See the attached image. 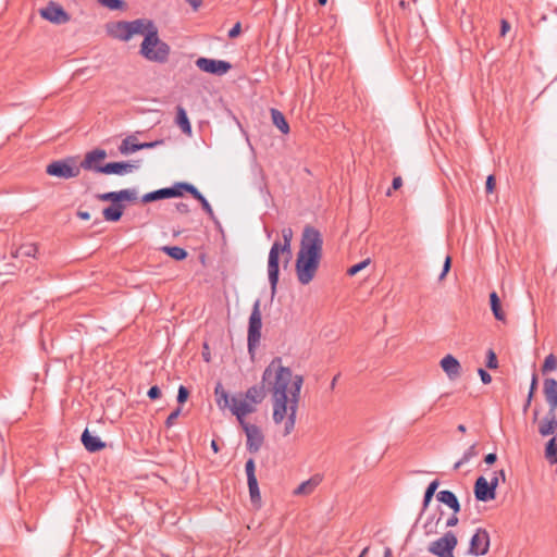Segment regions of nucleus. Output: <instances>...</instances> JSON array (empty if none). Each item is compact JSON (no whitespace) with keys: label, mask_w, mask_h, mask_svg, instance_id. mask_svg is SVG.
<instances>
[{"label":"nucleus","mask_w":557,"mask_h":557,"mask_svg":"<svg viewBox=\"0 0 557 557\" xmlns=\"http://www.w3.org/2000/svg\"><path fill=\"white\" fill-rule=\"evenodd\" d=\"M263 383L269 384L272 394L273 421L280 424L286 418L284 436H287L295 428L304 379L299 374L293 375L292 370L282 364V358L275 357L263 371Z\"/></svg>","instance_id":"1"},{"label":"nucleus","mask_w":557,"mask_h":557,"mask_svg":"<svg viewBox=\"0 0 557 557\" xmlns=\"http://www.w3.org/2000/svg\"><path fill=\"white\" fill-rule=\"evenodd\" d=\"M129 38L134 35H143L140 54L148 61L164 63L170 55V46L162 41L158 35V28L151 20L137 18L128 21Z\"/></svg>","instance_id":"2"},{"label":"nucleus","mask_w":557,"mask_h":557,"mask_svg":"<svg viewBox=\"0 0 557 557\" xmlns=\"http://www.w3.org/2000/svg\"><path fill=\"white\" fill-rule=\"evenodd\" d=\"M282 237L283 243H281L280 240H275L272 244L268 258V276L272 297L276 294V288L280 278V256L282 255L284 259V267H287L293 257V230L290 227L283 228Z\"/></svg>","instance_id":"3"},{"label":"nucleus","mask_w":557,"mask_h":557,"mask_svg":"<svg viewBox=\"0 0 557 557\" xmlns=\"http://www.w3.org/2000/svg\"><path fill=\"white\" fill-rule=\"evenodd\" d=\"M323 238L319 230L306 225L302 231L300 247L297 253L322 258Z\"/></svg>","instance_id":"4"},{"label":"nucleus","mask_w":557,"mask_h":557,"mask_svg":"<svg viewBox=\"0 0 557 557\" xmlns=\"http://www.w3.org/2000/svg\"><path fill=\"white\" fill-rule=\"evenodd\" d=\"M260 305V299H256L248 321L247 347L251 358L255 357L261 339L262 315Z\"/></svg>","instance_id":"5"},{"label":"nucleus","mask_w":557,"mask_h":557,"mask_svg":"<svg viewBox=\"0 0 557 557\" xmlns=\"http://www.w3.org/2000/svg\"><path fill=\"white\" fill-rule=\"evenodd\" d=\"M46 173L50 176L69 180L81 174V166L76 164L75 157H67L49 163Z\"/></svg>","instance_id":"6"},{"label":"nucleus","mask_w":557,"mask_h":557,"mask_svg":"<svg viewBox=\"0 0 557 557\" xmlns=\"http://www.w3.org/2000/svg\"><path fill=\"white\" fill-rule=\"evenodd\" d=\"M320 261V258L297 253L295 271L301 285H308L314 278Z\"/></svg>","instance_id":"7"},{"label":"nucleus","mask_w":557,"mask_h":557,"mask_svg":"<svg viewBox=\"0 0 557 557\" xmlns=\"http://www.w3.org/2000/svg\"><path fill=\"white\" fill-rule=\"evenodd\" d=\"M458 544V539L453 531H447L443 536L433 541L429 546V552L437 557H455L454 549Z\"/></svg>","instance_id":"8"},{"label":"nucleus","mask_w":557,"mask_h":557,"mask_svg":"<svg viewBox=\"0 0 557 557\" xmlns=\"http://www.w3.org/2000/svg\"><path fill=\"white\" fill-rule=\"evenodd\" d=\"M491 539L488 532L483 528H478L471 536L468 554L472 556H484L488 553Z\"/></svg>","instance_id":"9"},{"label":"nucleus","mask_w":557,"mask_h":557,"mask_svg":"<svg viewBox=\"0 0 557 557\" xmlns=\"http://www.w3.org/2000/svg\"><path fill=\"white\" fill-rule=\"evenodd\" d=\"M196 66L205 73L216 76H222L232 69V64L227 61L209 59L205 57H200L196 60Z\"/></svg>","instance_id":"10"},{"label":"nucleus","mask_w":557,"mask_h":557,"mask_svg":"<svg viewBox=\"0 0 557 557\" xmlns=\"http://www.w3.org/2000/svg\"><path fill=\"white\" fill-rule=\"evenodd\" d=\"M40 15L42 18L58 25L65 24L70 21L69 13L61 4L53 1H50L46 8L40 10Z\"/></svg>","instance_id":"11"},{"label":"nucleus","mask_w":557,"mask_h":557,"mask_svg":"<svg viewBox=\"0 0 557 557\" xmlns=\"http://www.w3.org/2000/svg\"><path fill=\"white\" fill-rule=\"evenodd\" d=\"M245 431L247 442L246 446L249 453L256 454L260 450L264 436L260 430V428L256 424L245 423L240 425Z\"/></svg>","instance_id":"12"},{"label":"nucleus","mask_w":557,"mask_h":557,"mask_svg":"<svg viewBox=\"0 0 557 557\" xmlns=\"http://www.w3.org/2000/svg\"><path fill=\"white\" fill-rule=\"evenodd\" d=\"M539 434L543 437L557 436V409H549L539 422Z\"/></svg>","instance_id":"13"},{"label":"nucleus","mask_w":557,"mask_h":557,"mask_svg":"<svg viewBox=\"0 0 557 557\" xmlns=\"http://www.w3.org/2000/svg\"><path fill=\"white\" fill-rule=\"evenodd\" d=\"M473 493L475 499L483 503L493 500L496 497L493 485H490L488 481L482 475L475 480Z\"/></svg>","instance_id":"14"},{"label":"nucleus","mask_w":557,"mask_h":557,"mask_svg":"<svg viewBox=\"0 0 557 557\" xmlns=\"http://www.w3.org/2000/svg\"><path fill=\"white\" fill-rule=\"evenodd\" d=\"M101 201H111V205L122 201H134L137 199V191L135 188H126L117 191H108L97 195Z\"/></svg>","instance_id":"15"},{"label":"nucleus","mask_w":557,"mask_h":557,"mask_svg":"<svg viewBox=\"0 0 557 557\" xmlns=\"http://www.w3.org/2000/svg\"><path fill=\"white\" fill-rule=\"evenodd\" d=\"M107 158V151L104 149H94L85 154L84 160L81 162V169L86 171H95L98 173V168H103L99 164L100 161Z\"/></svg>","instance_id":"16"},{"label":"nucleus","mask_w":557,"mask_h":557,"mask_svg":"<svg viewBox=\"0 0 557 557\" xmlns=\"http://www.w3.org/2000/svg\"><path fill=\"white\" fill-rule=\"evenodd\" d=\"M232 413L237 418L239 424L247 423L245 417L256 410L255 406L246 399L237 400L232 397V406L230 407Z\"/></svg>","instance_id":"17"},{"label":"nucleus","mask_w":557,"mask_h":557,"mask_svg":"<svg viewBox=\"0 0 557 557\" xmlns=\"http://www.w3.org/2000/svg\"><path fill=\"white\" fill-rule=\"evenodd\" d=\"M137 164H133L125 161L120 162H109L103 165V168H98V173L107 174V175H124L127 173L133 172L135 169H137Z\"/></svg>","instance_id":"18"},{"label":"nucleus","mask_w":557,"mask_h":557,"mask_svg":"<svg viewBox=\"0 0 557 557\" xmlns=\"http://www.w3.org/2000/svg\"><path fill=\"white\" fill-rule=\"evenodd\" d=\"M440 366L449 380L455 381L461 375V364L453 355L442 358Z\"/></svg>","instance_id":"19"},{"label":"nucleus","mask_w":557,"mask_h":557,"mask_svg":"<svg viewBox=\"0 0 557 557\" xmlns=\"http://www.w3.org/2000/svg\"><path fill=\"white\" fill-rule=\"evenodd\" d=\"M107 33L112 38L119 39L121 41H128L131 39L128 32V21H117L107 24Z\"/></svg>","instance_id":"20"},{"label":"nucleus","mask_w":557,"mask_h":557,"mask_svg":"<svg viewBox=\"0 0 557 557\" xmlns=\"http://www.w3.org/2000/svg\"><path fill=\"white\" fill-rule=\"evenodd\" d=\"M543 393L549 409H557V381L546 377L543 382Z\"/></svg>","instance_id":"21"},{"label":"nucleus","mask_w":557,"mask_h":557,"mask_svg":"<svg viewBox=\"0 0 557 557\" xmlns=\"http://www.w3.org/2000/svg\"><path fill=\"white\" fill-rule=\"evenodd\" d=\"M81 441L85 449L89 453H97L106 447V443L102 442L100 437L92 435L88 429L84 430Z\"/></svg>","instance_id":"22"},{"label":"nucleus","mask_w":557,"mask_h":557,"mask_svg":"<svg viewBox=\"0 0 557 557\" xmlns=\"http://www.w3.org/2000/svg\"><path fill=\"white\" fill-rule=\"evenodd\" d=\"M436 499L449 507L455 513H458L461 509L460 503L456 496V494L449 490L440 491L436 494Z\"/></svg>","instance_id":"23"},{"label":"nucleus","mask_w":557,"mask_h":557,"mask_svg":"<svg viewBox=\"0 0 557 557\" xmlns=\"http://www.w3.org/2000/svg\"><path fill=\"white\" fill-rule=\"evenodd\" d=\"M265 387L269 388V384L263 383L262 380L261 385H253L246 391L245 399L251 403L252 405L260 404L265 397Z\"/></svg>","instance_id":"24"},{"label":"nucleus","mask_w":557,"mask_h":557,"mask_svg":"<svg viewBox=\"0 0 557 557\" xmlns=\"http://www.w3.org/2000/svg\"><path fill=\"white\" fill-rule=\"evenodd\" d=\"M124 209H125V205L123 203V201L111 205L103 209V211H102L103 219L109 222H117L121 220Z\"/></svg>","instance_id":"25"},{"label":"nucleus","mask_w":557,"mask_h":557,"mask_svg":"<svg viewBox=\"0 0 557 557\" xmlns=\"http://www.w3.org/2000/svg\"><path fill=\"white\" fill-rule=\"evenodd\" d=\"M169 198L183 196L184 191L189 193L191 196L196 190V186L187 182H177L171 187H165Z\"/></svg>","instance_id":"26"},{"label":"nucleus","mask_w":557,"mask_h":557,"mask_svg":"<svg viewBox=\"0 0 557 557\" xmlns=\"http://www.w3.org/2000/svg\"><path fill=\"white\" fill-rule=\"evenodd\" d=\"M214 396L216 405L220 409L224 410L230 408L232 405V397H230L227 391L223 387L222 383L219 382L214 388Z\"/></svg>","instance_id":"27"},{"label":"nucleus","mask_w":557,"mask_h":557,"mask_svg":"<svg viewBox=\"0 0 557 557\" xmlns=\"http://www.w3.org/2000/svg\"><path fill=\"white\" fill-rule=\"evenodd\" d=\"M175 123L186 135L191 134V124L189 122L186 110L182 106L176 107V119Z\"/></svg>","instance_id":"28"},{"label":"nucleus","mask_w":557,"mask_h":557,"mask_svg":"<svg viewBox=\"0 0 557 557\" xmlns=\"http://www.w3.org/2000/svg\"><path fill=\"white\" fill-rule=\"evenodd\" d=\"M490 306H491L493 315L495 317L496 320H498V321L506 320V314L502 309L500 299L496 292H492L490 294Z\"/></svg>","instance_id":"29"},{"label":"nucleus","mask_w":557,"mask_h":557,"mask_svg":"<svg viewBox=\"0 0 557 557\" xmlns=\"http://www.w3.org/2000/svg\"><path fill=\"white\" fill-rule=\"evenodd\" d=\"M271 117L273 124L283 133L287 134L289 132V125L284 116V114L277 109H271Z\"/></svg>","instance_id":"30"},{"label":"nucleus","mask_w":557,"mask_h":557,"mask_svg":"<svg viewBox=\"0 0 557 557\" xmlns=\"http://www.w3.org/2000/svg\"><path fill=\"white\" fill-rule=\"evenodd\" d=\"M440 486V481L437 479L433 480L426 487L423 500H422V509L421 513H423L428 507L430 506V503L432 502L433 496L436 493L437 487Z\"/></svg>","instance_id":"31"},{"label":"nucleus","mask_w":557,"mask_h":557,"mask_svg":"<svg viewBox=\"0 0 557 557\" xmlns=\"http://www.w3.org/2000/svg\"><path fill=\"white\" fill-rule=\"evenodd\" d=\"M161 251L166 253L169 257L176 261H182L187 258V251L178 246H163L161 247Z\"/></svg>","instance_id":"32"},{"label":"nucleus","mask_w":557,"mask_h":557,"mask_svg":"<svg viewBox=\"0 0 557 557\" xmlns=\"http://www.w3.org/2000/svg\"><path fill=\"white\" fill-rule=\"evenodd\" d=\"M478 444H472L462 455V457L454 465V469L458 470L462 465L469 462L479 455Z\"/></svg>","instance_id":"33"},{"label":"nucleus","mask_w":557,"mask_h":557,"mask_svg":"<svg viewBox=\"0 0 557 557\" xmlns=\"http://www.w3.org/2000/svg\"><path fill=\"white\" fill-rule=\"evenodd\" d=\"M545 458L550 463L557 462V436H553L545 446Z\"/></svg>","instance_id":"34"},{"label":"nucleus","mask_w":557,"mask_h":557,"mask_svg":"<svg viewBox=\"0 0 557 557\" xmlns=\"http://www.w3.org/2000/svg\"><path fill=\"white\" fill-rule=\"evenodd\" d=\"M193 198L198 200L201 205L202 210L209 215V218L213 221H216L215 214L212 210L211 205L206 199V197L196 188V190L193 194Z\"/></svg>","instance_id":"35"},{"label":"nucleus","mask_w":557,"mask_h":557,"mask_svg":"<svg viewBox=\"0 0 557 557\" xmlns=\"http://www.w3.org/2000/svg\"><path fill=\"white\" fill-rule=\"evenodd\" d=\"M139 143H136L135 136H127L125 139H123L121 146H120V152L122 154H129L133 152L138 151L139 149H136V146H138Z\"/></svg>","instance_id":"36"},{"label":"nucleus","mask_w":557,"mask_h":557,"mask_svg":"<svg viewBox=\"0 0 557 557\" xmlns=\"http://www.w3.org/2000/svg\"><path fill=\"white\" fill-rule=\"evenodd\" d=\"M320 483V479L317 476H313L301 484L298 485V487L295 490V494H309L313 491V488Z\"/></svg>","instance_id":"37"},{"label":"nucleus","mask_w":557,"mask_h":557,"mask_svg":"<svg viewBox=\"0 0 557 557\" xmlns=\"http://www.w3.org/2000/svg\"><path fill=\"white\" fill-rule=\"evenodd\" d=\"M161 199H169L168 190H165V188H160V189L145 194L141 198V201L147 203V202H152V201H157V200H161Z\"/></svg>","instance_id":"38"},{"label":"nucleus","mask_w":557,"mask_h":557,"mask_svg":"<svg viewBox=\"0 0 557 557\" xmlns=\"http://www.w3.org/2000/svg\"><path fill=\"white\" fill-rule=\"evenodd\" d=\"M37 246L35 244L22 245L15 252V257H35Z\"/></svg>","instance_id":"39"},{"label":"nucleus","mask_w":557,"mask_h":557,"mask_svg":"<svg viewBox=\"0 0 557 557\" xmlns=\"http://www.w3.org/2000/svg\"><path fill=\"white\" fill-rule=\"evenodd\" d=\"M536 387H537V375L535 373H533L531 384H530V391H529L527 400H525V403L523 405V409H522L524 413L528 411V409L531 406Z\"/></svg>","instance_id":"40"},{"label":"nucleus","mask_w":557,"mask_h":557,"mask_svg":"<svg viewBox=\"0 0 557 557\" xmlns=\"http://www.w3.org/2000/svg\"><path fill=\"white\" fill-rule=\"evenodd\" d=\"M247 483H248L249 495H250L251 502L253 504L259 503L261 497H260L258 480L247 481Z\"/></svg>","instance_id":"41"},{"label":"nucleus","mask_w":557,"mask_h":557,"mask_svg":"<svg viewBox=\"0 0 557 557\" xmlns=\"http://www.w3.org/2000/svg\"><path fill=\"white\" fill-rule=\"evenodd\" d=\"M102 7L109 10H124L126 3L123 0H97Z\"/></svg>","instance_id":"42"},{"label":"nucleus","mask_w":557,"mask_h":557,"mask_svg":"<svg viewBox=\"0 0 557 557\" xmlns=\"http://www.w3.org/2000/svg\"><path fill=\"white\" fill-rule=\"evenodd\" d=\"M556 368H557V358L555 357V355L549 354L544 360L542 371L544 373H546V372L556 370Z\"/></svg>","instance_id":"43"},{"label":"nucleus","mask_w":557,"mask_h":557,"mask_svg":"<svg viewBox=\"0 0 557 557\" xmlns=\"http://www.w3.org/2000/svg\"><path fill=\"white\" fill-rule=\"evenodd\" d=\"M245 471L247 475V481L257 480L256 476V463L252 458H249L245 463Z\"/></svg>","instance_id":"44"},{"label":"nucleus","mask_w":557,"mask_h":557,"mask_svg":"<svg viewBox=\"0 0 557 557\" xmlns=\"http://www.w3.org/2000/svg\"><path fill=\"white\" fill-rule=\"evenodd\" d=\"M370 263V259H366L359 263H356L354 264L352 267H350L348 270H347V274L349 276H354L356 275L358 272H360L361 270H363L368 264Z\"/></svg>","instance_id":"45"},{"label":"nucleus","mask_w":557,"mask_h":557,"mask_svg":"<svg viewBox=\"0 0 557 557\" xmlns=\"http://www.w3.org/2000/svg\"><path fill=\"white\" fill-rule=\"evenodd\" d=\"M181 407H177L175 410H173L166 418L165 420V426L166 428H172L176 421V419L178 418V416L181 414Z\"/></svg>","instance_id":"46"},{"label":"nucleus","mask_w":557,"mask_h":557,"mask_svg":"<svg viewBox=\"0 0 557 557\" xmlns=\"http://www.w3.org/2000/svg\"><path fill=\"white\" fill-rule=\"evenodd\" d=\"M188 396L189 391L184 385H180L176 397L177 403L181 405L184 404L188 399Z\"/></svg>","instance_id":"47"},{"label":"nucleus","mask_w":557,"mask_h":557,"mask_svg":"<svg viewBox=\"0 0 557 557\" xmlns=\"http://www.w3.org/2000/svg\"><path fill=\"white\" fill-rule=\"evenodd\" d=\"M497 366H498L497 357H496L495 352L492 349H490L487 351L486 367L490 369H495V368H497Z\"/></svg>","instance_id":"48"},{"label":"nucleus","mask_w":557,"mask_h":557,"mask_svg":"<svg viewBox=\"0 0 557 557\" xmlns=\"http://www.w3.org/2000/svg\"><path fill=\"white\" fill-rule=\"evenodd\" d=\"M163 143H164L163 139H158V140L149 141V143H140V144H138V146H136V149H139V150L151 149V148L162 145Z\"/></svg>","instance_id":"49"},{"label":"nucleus","mask_w":557,"mask_h":557,"mask_svg":"<svg viewBox=\"0 0 557 557\" xmlns=\"http://www.w3.org/2000/svg\"><path fill=\"white\" fill-rule=\"evenodd\" d=\"M451 268V258L449 256H447L445 258V261H444V265H443V270H442V273L440 274L438 276V280L442 281L445 278V276L447 275V273L449 272Z\"/></svg>","instance_id":"50"},{"label":"nucleus","mask_w":557,"mask_h":557,"mask_svg":"<svg viewBox=\"0 0 557 557\" xmlns=\"http://www.w3.org/2000/svg\"><path fill=\"white\" fill-rule=\"evenodd\" d=\"M147 396L151 399V400H156L158 398H160L161 396V389L159 388L158 385H153L151 386L148 392H147Z\"/></svg>","instance_id":"51"},{"label":"nucleus","mask_w":557,"mask_h":557,"mask_svg":"<svg viewBox=\"0 0 557 557\" xmlns=\"http://www.w3.org/2000/svg\"><path fill=\"white\" fill-rule=\"evenodd\" d=\"M478 374L480 375V379H481V381H482V383H483V384H488V383H491V381H492V376H491V374H490L486 370H484V369L480 368V369L478 370Z\"/></svg>","instance_id":"52"},{"label":"nucleus","mask_w":557,"mask_h":557,"mask_svg":"<svg viewBox=\"0 0 557 557\" xmlns=\"http://www.w3.org/2000/svg\"><path fill=\"white\" fill-rule=\"evenodd\" d=\"M242 30V25L239 22H237L230 30H228V38L233 39L236 38Z\"/></svg>","instance_id":"53"},{"label":"nucleus","mask_w":557,"mask_h":557,"mask_svg":"<svg viewBox=\"0 0 557 557\" xmlns=\"http://www.w3.org/2000/svg\"><path fill=\"white\" fill-rule=\"evenodd\" d=\"M434 519L435 517L434 516H431L428 518V520L425 521L424 525H423V529L425 531V534H431L434 532V529H433V522H434Z\"/></svg>","instance_id":"54"},{"label":"nucleus","mask_w":557,"mask_h":557,"mask_svg":"<svg viewBox=\"0 0 557 557\" xmlns=\"http://www.w3.org/2000/svg\"><path fill=\"white\" fill-rule=\"evenodd\" d=\"M495 188V178L493 175H488L485 183L486 193H493Z\"/></svg>","instance_id":"55"},{"label":"nucleus","mask_w":557,"mask_h":557,"mask_svg":"<svg viewBox=\"0 0 557 557\" xmlns=\"http://www.w3.org/2000/svg\"><path fill=\"white\" fill-rule=\"evenodd\" d=\"M457 515L458 513H455V511H453V515L446 521V527L447 528L456 527L458 524L459 519H458Z\"/></svg>","instance_id":"56"},{"label":"nucleus","mask_w":557,"mask_h":557,"mask_svg":"<svg viewBox=\"0 0 557 557\" xmlns=\"http://www.w3.org/2000/svg\"><path fill=\"white\" fill-rule=\"evenodd\" d=\"M175 208L182 214H186V213L189 212V206L187 203H185V202H177L175 205Z\"/></svg>","instance_id":"57"},{"label":"nucleus","mask_w":557,"mask_h":557,"mask_svg":"<svg viewBox=\"0 0 557 557\" xmlns=\"http://www.w3.org/2000/svg\"><path fill=\"white\" fill-rule=\"evenodd\" d=\"M510 29V24L506 20H502L500 22V35L505 36Z\"/></svg>","instance_id":"58"},{"label":"nucleus","mask_w":557,"mask_h":557,"mask_svg":"<svg viewBox=\"0 0 557 557\" xmlns=\"http://www.w3.org/2000/svg\"><path fill=\"white\" fill-rule=\"evenodd\" d=\"M497 460V455L495 453H490L484 457V461L487 465H493Z\"/></svg>","instance_id":"59"},{"label":"nucleus","mask_w":557,"mask_h":557,"mask_svg":"<svg viewBox=\"0 0 557 557\" xmlns=\"http://www.w3.org/2000/svg\"><path fill=\"white\" fill-rule=\"evenodd\" d=\"M403 185V180L400 176H396L393 178V182H392V188L394 190H397L398 188H400Z\"/></svg>","instance_id":"60"},{"label":"nucleus","mask_w":557,"mask_h":557,"mask_svg":"<svg viewBox=\"0 0 557 557\" xmlns=\"http://www.w3.org/2000/svg\"><path fill=\"white\" fill-rule=\"evenodd\" d=\"M186 2L194 9V10H197L201 3H202V0H186Z\"/></svg>","instance_id":"61"},{"label":"nucleus","mask_w":557,"mask_h":557,"mask_svg":"<svg viewBox=\"0 0 557 557\" xmlns=\"http://www.w3.org/2000/svg\"><path fill=\"white\" fill-rule=\"evenodd\" d=\"M77 216L82 220H89L90 219V213L88 211H82V210H78L77 211Z\"/></svg>","instance_id":"62"},{"label":"nucleus","mask_w":557,"mask_h":557,"mask_svg":"<svg viewBox=\"0 0 557 557\" xmlns=\"http://www.w3.org/2000/svg\"><path fill=\"white\" fill-rule=\"evenodd\" d=\"M490 485H493L494 487V491L496 492V488L498 486V476H497V472H494V476L491 479V481L488 482Z\"/></svg>","instance_id":"63"},{"label":"nucleus","mask_w":557,"mask_h":557,"mask_svg":"<svg viewBox=\"0 0 557 557\" xmlns=\"http://www.w3.org/2000/svg\"><path fill=\"white\" fill-rule=\"evenodd\" d=\"M383 557H393V553H392V549L389 547H386L384 549V555Z\"/></svg>","instance_id":"64"}]
</instances>
